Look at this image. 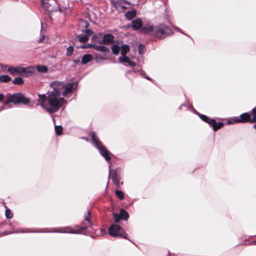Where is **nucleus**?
<instances>
[{"label":"nucleus","mask_w":256,"mask_h":256,"mask_svg":"<svg viewBox=\"0 0 256 256\" xmlns=\"http://www.w3.org/2000/svg\"><path fill=\"white\" fill-rule=\"evenodd\" d=\"M60 95L52 92L48 95V102L52 113L58 112L61 107L67 103L66 101L64 98H60Z\"/></svg>","instance_id":"f257e3e1"},{"label":"nucleus","mask_w":256,"mask_h":256,"mask_svg":"<svg viewBox=\"0 0 256 256\" xmlns=\"http://www.w3.org/2000/svg\"><path fill=\"white\" fill-rule=\"evenodd\" d=\"M90 134L92 136V144L98 150L100 155L104 157L108 162H109L111 160V157L110 156L109 152L96 137L94 132H92Z\"/></svg>","instance_id":"f03ea898"},{"label":"nucleus","mask_w":256,"mask_h":256,"mask_svg":"<svg viewBox=\"0 0 256 256\" xmlns=\"http://www.w3.org/2000/svg\"><path fill=\"white\" fill-rule=\"evenodd\" d=\"M30 101V98L25 96L22 93H16L13 94L8 96L7 100L5 101L6 104H8L10 103H14V104H18L22 103L24 104H28Z\"/></svg>","instance_id":"7ed1b4c3"},{"label":"nucleus","mask_w":256,"mask_h":256,"mask_svg":"<svg viewBox=\"0 0 256 256\" xmlns=\"http://www.w3.org/2000/svg\"><path fill=\"white\" fill-rule=\"evenodd\" d=\"M76 227L78 229V230H70V227H65L60 228H53L52 230L50 232H59V233H68V234H84L82 231L88 229V226L86 222H84L82 224V226H76Z\"/></svg>","instance_id":"20e7f679"},{"label":"nucleus","mask_w":256,"mask_h":256,"mask_svg":"<svg viewBox=\"0 0 256 256\" xmlns=\"http://www.w3.org/2000/svg\"><path fill=\"white\" fill-rule=\"evenodd\" d=\"M7 70L10 74L14 76L17 74H24L26 76H30L34 72V70L32 68H22L20 66H9Z\"/></svg>","instance_id":"39448f33"},{"label":"nucleus","mask_w":256,"mask_h":256,"mask_svg":"<svg viewBox=\"0 0 256 256\" xmlns=\"http://www.w3.org/2000/svg\"><path fill=\"white\" fill-rule=\"evenodd\" d=\"M155 29V36L158 38H164L172 33V31L164 24L156 26Z\"/></svg>","instance_id":"423d86ee"},{"label":"nucleus","mask_w":256,"mask_h":256,"mask_svg":"<svg viewBox=\"0 0 256 256\" xmlns=\"http://www.w3.org/2000/svg\"><path fill=\"white\" fill-rule=\"evenodd\" d=\"M41 4L43 8L48 12H56L58 9L60 12H62L61 8L54 0H41Z\"/></svg>","instance_id":"0eeeda50"},{"label":"nucleus","mask_w":256,"mask_h":256,"mask_svg":"<svg viewBox=\"0 0 256 256\" xmlns=\"http://www.w3.org/2000/svg\"><path fill=\"white\" fill-rule=\"evenodd\" d=\"M108 234L110 236L115 237L119 236L126 238L124 234V231L121 226L118 224H112L108 228Z\"/></svg>","instance_id":"6e6552de"},{"label":"nucleus","mask_w":256,"mask_h":256,"mask_svg":"<svg viewBox=\"0 0 256 256\" xmlns=\"http://www.w3.org/2000/svg\"><path fill=\"white\" fill-rule=\"evenodd\" d=\"M82 34H80L76 36V40L81 42H87L90 36H92L94 32L90 29H86L82 30Z\"/></svg>","instance_id":"1a4fd4ad"},{"label":"nucleus","mask_w":256,"mask_h":256,"mask_svg":"<svg viewBox=\"0 0 256 256\" xmlns=\"http://www.w3.org/2000/svg\"><path fill=\"white\" fill-rule=\"evenodd\" d=\"M50 87L54 88L52 92L60 96L62 90L64 89L65 84L63 82L54 81L50 84Z\"/></svg>","instance_id":"9d476101"},{"label":"nucleus","mask_w":256,"mask_h":256,"mask_svg":"<svg viewBox=\"0 0 256 256\" xmlns=\"http://www.w3.org/2000/svg\"><path fill=\"white\" fill-rule=\"evenodd\" d=\"M251 116L248 112H245L241 114L239 116L234 117L232 120L235 122H252Z\"/></svg>","instance_id":"9b49d317"},{"label":"nucleus","mask_w":256,"mask_h":256,"mask_svg":"<svg viewBox=\"0 0 256 256\" xmlns=\"http://www.w3.org/2000/svg\"><path fill=\"white\" fill-rule=\"evenodd\" d=\"M78 83L76 82H72L65 84L64 90L62 92V95L63 96H66L67 94H72L73 90L74 88V86H76Z\"/></svg>","instance_id":"f8f14e48"},{"label":"nucleus","mask_w":256,"mask_h":256,"mask_svg":"<svg viewBox=\"0 0 256 256\" xmlns=\"http://www.w3.org/2000/svg\"><path fill=\"white\" fill-rule=\"evenodd\" d=\"M110 176H111L114 184L116 186H119L120 178L118 175L117 174L116 170L111 169L110 166H109L108 178H110Z\"/></svg>","instance_id":"ddd939ff"},{"label":"nucleus","mask_w":256,"mask_h":256,"mask_svg":"<svg viewBox=\"0 0 256 256\" xmlns=\"http://www.w3.org/2000/svg\"><path fill=\"white\" fill-rule=\"evenodd\" d=\"M141 31L145 34L154 33L155 34V26L153 24H148L142 27Z\"/></svg>","instance_id":"4468645a"},{"label":"nucleus","mask_w":256,"mask_h":256,"mask_svg":"<svg viewBox=\"0 0 256 256\" xmlns=\"http://www.w3.org/2000/svg\"><path fill=\"white\" fill-rule=\"evenodd\" d=\"M142 22L140 18H136L132 20V28L134 30H138L140 28H142Z\"/></svg>","instance_id":"2eb2a0df"},{"label":"nucleus","mask_w":256,"mask_h":256,"mask_svg":"<svg viewBox=\"0 0 256 256\" xmlns=\"http://www.w3.org/2000/svg\"><path fill=\"white\" fill-rule=\"evenodd\" d=\"M114 38V37L112 34H105L103 36L102 40L100 43L109 44L113 42Z\"/></svg>","instance_id":"dca6fc26"},{"label":"nucleus","mask_w":256,"mask_h":256,"mask_svg":"<svg viewBox=\"0 0 256 256\" xmlns=\"http://www.w3.org/2000/svg\"><path fill=\"white\" fill-rule=\"evenodd\" d=\"M210 122L211 124L210 126L212 128L214 131L220 128L224 125V124L222 122H216L214 119H212Z\"/></svg>","instance_id":"f3484780"},{"label":"nucleus","mask_w":256,"mask_h":256,"mask_svg":"<svg viewBox=\"0 0 256 256\" xmlns=\"http://www.w3.org/2000/svg\"><path fill=\"white\" fill-rule=\"evenodd\" d=\"M93 60V56L90 54H86L83 56L82 59L81 64H86L87 63L91 62Z\"/></svg>","instance_id":"a211bd4d"},{"label":"nucleus","mask_w":256,"mask_h":256,"mask_svg":"<svg viewBox=\"0 0 256 256\" xmlns=\"http://www.w3.org/2000/svg\"><path fill=\"white\" fill-rule=\"evenodd\" d=\"M136 14V10H131L128 11L124 14L126 18L129 20H132Z\"/></svg>","instance_id":"6ab92c4d"},{"label":"nucleus","mask_w":256,"mask_h":256,"mask_svg":"<svg viewBox=\"0 0 256 256\" xmlns=\"http://www.w3.org/2000/svg\"><path fill=\"white\" fill-rule=\"evenodd\" d=\"M194 110V112L198 114V116H199L200 118L202 120H203L204 122H206L208 123L209 124V125L210 124H211L210 122H211V120L212 118H210L209 117H208V116H206V115L202 114H200L198 113L196 110Z\"/></svg>","instance_id":"aec40b11"},{"label":"nucleus","mask_w":256,"mask_h":256,"mask_svg":"<svg viewBox=\"0 0 256 256\" xmlns=\"http://www.w3.org/2000/svg\"><path fill=\"white\" fill-rule=\"evenodd\" d=\"M94 49H95L98 51L104 52H110V49L108 48H107L105 46H98V45L95 44L94 46Z\"/></svg>","instance_id":"412c9836"},{"label":"nucleus","mask_w":256,"mask_h":256,"mask_svg":"<svg viewBox=\"0 0 256 256\" xmlns=\"http://www.w3.org/2000/svg\"><path fill=\"white\" fill-rule=\"evenodd\" d=\"M121 54L122 56L126 55L130 51V46L128 44H123L120 48Z\"/></svg>","instance_id":"4be33fe9"},{"label":"nucleus","mask_w":256,"mask_h":256,"mask_svg":"<svg viewBox=\"0 0 256 256\" xmlns=\"http://www.w3.org/2000/svg\"><path fill=\"white\" fill-rule=\"evenodd\" d=\"M120 216H122V220H127L129 218L128 213L123 208H121L120 211Z\"/></svg>","instance_id":"5701e85b"},{"label":"nucleus","mask_w":256,"mask_h":256,"mask_svg":"<svg viewBox=\"0 0 256 256\" xmlns=\"http://www.w3.org/2000/svg\"><path fill=\"white\" fill-rule=\"evenodd\" d=\"M36 68L37 71L42 73L46 72L48 70L47 66L44 65H38Z\"/></svg>","instance_id":"b1692460"},{"label":"nucleus","mask_w":256,"mask_h":256,"mask_svg":"<svg viewBox=\"0 0 256 256\" xmlns=\"http://www.w3.org/2000/svg\"><path fill=\"white\" fill-rule=\"evenodd\" d=\"M111 49L114 54H118L120 52V47L117 44H112L111 46Z\"/></svg>","instance_id":"393cba45"},{"label":"nucleus","mask_w":256,"mask_h":256,"mask_svg":"<svg viewBox=\"0 0 256 256\" xmlns=\"http://www.w3.org/2000/svg\"><path fill=\"white\" fill-rule=\"evenodd\" d=\"M12 80L11 78L8 75H2L0 76V81L2 82H8Z\"/></svg>","instance_id":"a878e982"},{"label":"nucleus","mask_w":256,"mask_h":256,"mask_svg":"<svg viewBox=\"0 0 256 256\" xmlns=\"http://www.w3.org/2000/svg\"><path fill=\"white\" fill-rule=\"evenodd\" d=\"M12 83L14 84L21 85L24 83V80L22 78L17 77L12 80Z\"/></svg>","instance_id":"bb28decb"},{"label":"nucleus","mask_w":256,"mask_h":256,"mask_svg":"<svg viewBox=\"0 0 256 256\" xmlns=\"http://www.w3.org/2000/svg\"><path fill=\"white\" fill-rule=\"evenodd\" d=\"M115 194L116 196V197L118 198L120 200H123L124 198V192L120 190H116L115 191Z\"/></svg>","instance_id":"cd10ccee"},{"label":"nucleus","mask_w":256,"mask_h":256,"mask_svg":"<svg viewBox=\"0 0 256 256\" xmlns=\"http://www.w3.org/2000/svg\"><path fill=\"white\" fill-rule=\"evenodd\" d=\"M40 106H42L43 108H44L50 114H53L52 112V110H51L50 107H48L44 104V102H42L40 104Z\"/></svg>","instance_id":"c85d7f7f"},{"label":"nucleus","mask_w":256,"mask_h":256,"mask_svg":"<svg viewBox=\"0 0 256 256\" xmlns=\"http://www.w3.org/2000/svg\"><path fill=\"white\" fill-rule=\"evenodd\" d=\"M112 215L116 223L119 222L120 220H122V216H120V212L119 214L114 213Z\"/></svg>","instance_id":"c756f323"},{"label":"nucleus","mask_w":256,"mask_h":256,"mask_svg":"<svg viewBox=\"0 0 256 256\" xmlns=\"http://www.w3.org/2000/svg\"><path fill=\"white\" fill-rule=\"evenodd\" d=\"M63 128L61 126H55V132L57 135L60 136L62 134Z\"/></svg>","instance_id":"7c9ffc66"},{"label":"nucleus","mask_w":256,"mask_h":256,"mask_svg":"<svg viewBox=\"0 0 256 256\" xmlns=\"http://www.w3.org/2000/svg\"><path fill=\"white\" fill-rule=\"evenodd\" d=\"M5 216L7 218L10 219L13 216V214L12 212L10 209L7 208L5 210Z\"/></svg>","instance_id":"2f4dec72"},{"label":"nucleus","mask_w":256,"mask_h":256,"mask_svg":"<svg viewBox=\"0 0 256 256\" xmlns=\"http://www.w3.org/2000/svg\"><path fill=\"white\" fill-rule=\"evenodd\" d=\"M130 58L126 56V55L122 56H120L118 58V60L121 62H127L129 60Z\"/></svg>","instance_id":"473e14b6"},{"label":"nucleus","mask_w":256,"mask_h":256,"mask_svg":"<svg viewBox=\"0 0 256 256\" xmlns=\"http://www.w3.org/2000/svg\"><path fill=\"white\" fill-rule=\"evenodd\" d=\"M90 212L88 211L87 212V215H86L85 216V217H84V220L90 226H92V222L90 221Z\"/></svg>","instance_id":"72a5a7b5"},{"label":"nucleus","mask_w":256,"mask_h":256,"mask_svg":"<svg viewBox=\"0 0 256 256\" xmlns=\"http://www.w3.org/2000/svg\"><path fill=\"white\" fill-rule=\"evenodd\" d=\"M146 47L142 44H140L138 46V53L140 54H142L146 51Z\"/></svg>","instance_id":"f704fd0d"},{"label":"nucleus","mask_w":256,"mask_h":256,"mask_svg":"<svg viewBox=\"0 0 256 256\" xmlns=\"http://www.w3.org/2000/svg\"><path fill=\"white\" fill-rule=\"evenodd\" d=\"M28 231L26 230V229L23 230L22 228H18L16 230H12L8 232V234H12V233H19V232H28Z\"/></svg>","instance_id":"c9c22d12"},{"label":"nucleus","mask_w":256,"mask_h":256,"mask_svg":"<svg viewBox=\"0 0 256 256\" xmlns=\"http://www.w3.org/2000/svg\"><path fill=\"white\" fill-rule=\"evenodd\" d=\"M74 52V48L72 46H70L66 48V55L67 56H71Z\"/></svg>","instance_id":"e433bc0d"},{"label":"nucleus","mask_w":256,"mask_h":256,"mask_svg":"<svg viewBox=\"0 0 256 256\" xmlns=\"http://www.w3.org/2000/svg\"><path fill=\"white\" fill-rule=\"evenodd\" d=\"M38 97L42 102H45L46 100H48V96H46L45 94H38Z\"/></svg>","instance_id":"4c0bfd02"},{"label":"nucleus","mask_w":256,"mask_h":256,"mask_svg":"<svg viewBox=\"0 0 256 256\" xmlns=\"http://www.w3.org/2000/svg\"><path fill=\"white\" fill-rule=\"evenodd\" d=\"M252 114L253 115V118H252V122H256V108H254L252 110Z\"/></svg>","instance_id":"58836bf2"},{"label":"nucleus","mask_w":256,"mask_h":256,"mask_svg":"<svg viewBox=\"0 0 256 256\" xmlns=\"http://www.w3.org/2000/svg\"><path fill=\"white\" fill-rule=\"evenodd\" d=\"M80 25L82 27L86 29L89 26V22L87 20H82L80 22Z\"/></svg>","instance_id":"ea45409f"},{"label":"nucleus","mask_w":256,"mask_h":256,"mask_svg":"<svg viewBox=\"0 0 256 256\" xmlns=\"http://www.w3.org/2000/svg\"><path fill=\"white\" fill-rule=\"evenodd\" d=\"M137 71L140 72L141 76H143L146 79L149 80H152L150 78L144 75V72L143 71L141 68L138 70Z\"/></svg>","instance_id":"a19ab883"},{"label":"nucleus","mask_w":256,"mask_h":256,"mask_svg":"<svg viewBox=\"0 0 256 256\" xmlns=\"http://www.w3.org/2000/svg\"><path fill=\"white\" fill-rule=\"evenodd\" d=\"M46 38V36L44 35H42L38 40V43L42 42Z\"/></svg>","instance_id":"79ce46f5"},{"label":"nucleus","mask_w":256,"mask_h":256,"mask_svg":"<svg viewBox=\"0 0 256 256\" xmlns=\"http://www.w3.org/2000/svg\"><path fill=\"white\" fill-rule=\"evenodd\" d=\"M128 63L129 64V66H132V67H134L136 66L135 62H134L133 61L131 60L130 59L128 61Z\"/></svg>","instance_id":"37998d69"},{"label":"nucleus","mask_w":256,"mask_h":256,"mask_svg":"<svg viewBox=\"0 0 256 256\" xmlns=\"http://www.w3.org/2000/svg\"><path fill=\"white\" fill-rule=\"evenodd\" d=\"M95 44H86V48H94V46Z\"/></svg>","instance_id":"c03bdc74"},{"label":"nucleus","mask_w":256,"mask_h":256,"mask_svg":"<svg viewBox=\"0 0 256 256\" xmlns=\"http://www.w3.org/2000/svg\"><path fill=\"white\" fill-rule=\"evenodd\" d=\"M174 29H175L177 31H178V32H181L182 34H184V35H186V34L184 32H182V31H181V30H180V28H178V27H176H176H174Z\"/></svg>","instance_id":"a18cd8bd"},{"label":"nucleus","mask_w":256,"mask_h":256,"mask_svg":"<svg viewBox=\"0 0 256 256\" xmlns=\"http://www.w3.org/2000/svg\"><path fill=\"white\" fill-rule=\"evenodd\" d=\"M4 98V96L2 94H0V102H1Z\"/></svg>","instance_id":"49530a36"},{"label":"nucleus","mask_w":256,"mask_h":256,"mask_svg":"<svg viewBox=\"0 0 256 256\" xmlns=\"http://www.w3.org/2000/svg\"><path fill=\"white\" fill-rule=\"evenodd\" d=\"M73 62L75 64H78V63H80V60L78 58V59H74L73 60Z\"/></svg>","instance_id":"de8ad7c7"},{"label":"nucleus","mask_w":256,"mask_h":256,"mask_svg":"<svg viewBox=\"0 0 256 256\" xmlns=\"http://www.w3.org/2000/svg\"><path fill=\"white\" fill-rule=\"evenodd\" d=\"M80 47L82 48H86V44H82Z\"/></svg>","instance_id":"09e8293b"},{"label":"nucleus","mask_w":256,"mask_h":256,"mask_svg":"<svg viewBox=\"0 0 256 256\" xmlns=\"http://www.w3.org/2000/svg\"><path fill=\"white\" fill-rule=\"evenodd\" d=\"M82 140H84L87 141V142L88 141V138H87L86 137H82Z\"/></svg>","instance_id":"8fccbe9b"},{"label":"nucleus","mask_w":256,"mask_h":256,"mask_svg":"<svg viewBox=\"0 0 256 256\" xmlns=\"http://www.w3.org/2000/svg\"><path fill=\"white\" fill-rule=\"evenodd\" d=\"M234 122H232V120H228V124H233V123H234Z\"/></svg>","instance_id":"3c124183"},{"label":"nucleus","mask_w":256,"mask_h":256,"mask_svg":"<svg viewBox=\"0 0 256 256\" xmlns=\"http://www.w3.org/2000/svg\"><path fill=\"white\" fill-rule=\"evenodd\" d=\"M254 128L256 130V124L254 126Z\"/></svg>","instance_id":"603ef678"},{"label":"nucleus","mask_w":256,"mask_h":256,"mask_svg":"<svg viewBox=\"0 0 256 256\" xmlns=\"http://www.w3.org/2000/svg\"><path fill=\"white\" fill-rule=\"evenodd\" d=\"M41 25H42V23L41 22Z\"/></svg>","instance_id":"864d4df0"},{"label":"nucleus","mask_w":256,"mask_h":256,"mask_svg":"<svg viewBox=\"0 0 256 256\" xmlns=\"http://www.w3.org/2000/svg\"><path fill=\"white\" fill-rule=\"evenodd\" d=\"M95 37H96V36H93L92 37V38L94 40V38H95Z\"/></svg>","instance_id":"5fc2aeb1"},{"label":"nucleus","mask_w":256,"mask_h":256,"mask_svg":"<svg viewBox=\"0 0 256 256\" xmlns=\"http://www.w3.org/2000/svg\"><path fill=\"white\" fill-rule=\"evenodd\" d=\"M9 225H10V226H12V224H11V223H10V224H9Z\"/></svg>","instance_id":"6e6d98bb"},{"label":"nucleus","mask_w":256,"mask_h":256,"mask_svg":"<svg viewBox=\"0 0 256 256\" xmlns=\"http://www.w3.org/2000/svg\"><path fill=\"white\" fill-rule=\"evenodd\" d=\"M182 106V105H180V108Z\"/></svg>","instance_id":"4d7b16f0"},{"label":"nucleus","mask_w":256,"mask_h":256,"mask_svg":"<svg viewBox=\"0 0 256 256\" xmlns=\"http://www.w3.org/2000/svg\"><path fill=\"white\" fill-rule=\"evenodd\" d=\"M108 184H106V188H108Z\"/></svg>","instance_id":"13d9d810"}]
</instances>
